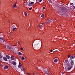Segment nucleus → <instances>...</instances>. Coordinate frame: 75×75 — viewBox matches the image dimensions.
<instances>
[{
	"label": "nucleus",
	"instance_id": "f257e3e1",
	"mask_svg": "<svg viewBox=\"0 0 75 75\" xmlns=\"http://www.w3.org/2000/svg\"><path fill=\"white\" fill-rule=\"evenodd\" d=\"M34 2H31V3H29L28 4V6H31L32 5H33L34 4Z\"/></svg>",
	"mask_w": 75,
	"mask_h": 75
},
{
	"label": "nucleus",
	"instance_id": "f03ea898",
	"mask_svg": "<svg viewBox=\"0 0 75 75\" xmlns=\"http://www.w3.org/2000/svg\"><path fill=\"white\" fill-rule=\"evenodd\" d=\"M70 64L71 66H73L74 64V61L73 60H71L70 62Z\"/></svg>",
	"mask_w": 75,
	"mask_h": 75
},
{
	"label": "nucleus",
	"instance_id": "7ed1b4c3",
	"mask_svg": "<svg viewBox=\"0 0 75 75\" xmlns=\"http://www.w3.org/2000/svg\"><path fill=\"white\" fill-rule=\"evenodd\" d=\"M71 68H72V66H70L67 68L68 71H69V70H71Z\"/></svg>",
	"mask_w": 75,
	"mask_h": 75
},
{
	"label": "nucleus",
	"instance_id": "20e7f679",
	"mask_svg": "<svg viewBox=\"0 0 75 75\" xmlns=\"http://www.w3.org/2000/svg\"><path fill=\"white\" fill-rule=\"evenodd\" d=\"M14 27H15V26H14V25H13L12 27V28H13V31H15V30L16 29V28H14Z\"/></svg>",
	"mask_w": 75,
	"mask_h": 75
},
{
	"label": "nucleus",
	"instance_id": "39448f33",
	"mask_svg": "<svg viewBox=\"0 0 75 75\" xmlns=\"http://www.w3.org/2000/svg\"><path fill=\"white\" fill-rule=\"evenodd\" d=\"M15 58V57H14V56H12L11 57V59H12V60H13V59H14Z\"/></svg>",
	"mask_w": 75,
	"mask_h": 75
},
{
	"label": "nucleus",
	"instance_id": "423d86ee",
	"mask_svg": "<svg viewBox=\"0 0 75 75\" xmlns=\"http://www.w3.org/2000/svg\"><path fill=\"white\" fill-rule=\"evenodd\" d=\"M3 59L4 60V61H7V59L6 57H3Z\"/></svg>",
	"mask_w": 75,
	"mask_h": 75
},
{
	"label": "nucleus",
	"instance_id": "0eeeda50",
	"mask_svg": "<svg viewBox=\"0 0 75 75\" xmlns=\"http://www.w3.org/2000/svg\"><path fill=\"white\" fill-rule=\"evenodd\" d=\"M8 68V66H6L4 67V69H7V68Z\"/></svg>",
	"mask_w": 75,
	"mask_h": 75
},
{
	"label": "nucleus",
	"instance_id": "6e6552de",
	"mask_svg": "<svg viewBox=\"0 0 75 75\" xmlns=\"http://www.w3.org/2000/svg\"><path fill=\"white\" fill-rule=\"evenodd\" d=\"M12 64L13 65H15H15H16V62H12Z\"/></svg>",
	"mask_w": 75,
	"mask_h": 75
},
{
	"label": "nucleus",
	"instance_id": "1a4fd4ad",
	"mask_svg": "<svg viewBox=\"0 0 75 75\" xmlns=\"http://www.w3.org/2000/svg\"><path fill=\"white\" fill-rule=\"evenodd\" d=\"M54 62L55 63H57V62H58V59H56L54 60Z\"/></svg>",
	"mask_w": 75,
	"mask_h": 75
},
{
	"label": "nucleus",
	"instance_id": "9d476101",
	"mask_svg": "<svg viewBox=\"0 0 75 75\" xmlns=\"http://www.w3.org/2000/svg\"><path fill=\"white\" fill-rule=\"evenodd\" d=\"M21 69L22 70V71H24L25 69L23 67L21 68Z\"/></svg>",
	"mask_w": 75,
	"mask_h": 75
},
{
	"label": "nucleus",
	"instance_id": "9b49d317",
	"mask_svg": "<svg viewBox=\"0 0 75 75\" xmlns=\"http://www.w3.org/2000/svg\"><path fill=\"white\" fill-rule=\"evenodd\" d=\"M21 63H19V64L18 65V68H20L21 67Z\"/></svg>",
	"mask_w": 75,
	"mask_h": 75
},
{
	"label": "nucleus",
	"instance_id": "f8f14e48",
	"mask_svg": "<svg viewBox=\"0 0 75 75\" xmlns=\"http://www.w3.org/2000/svg\"><path fill=\"white\" fill-rule=\"evenodd\" d=\"M7 49H8V50H9V51H10V50H12V48H11V47H7Z\"/></svg>",
	"mask_w": 75,
	"mask_h": 75
},
{
	"label": "nucleus",
	"instance_id": "ddd939ff",
	"mask_svg": "<svg viewBox=\"0 0 75 75\" xmlns=\"http://www.w3.org/2000/svg\"><path fill=\"white\" fill-rule=\"evenodd\" d=\"M0 40H3V41H4V38H3L0 37Z\"/></svg>",
	"mask_w": 75,
	"mask_h": 75
},
{
	"label": "nucleus",
	"instance_id": "4468645a",
	"mask_svg": "<svg viewBox=\"0 0 75 75\" xmlns=\"http://www.w3.org/2000/svg\"><path fill=\"white\" fill-rule=\"evenodd\" d=\"M6 57L7 59H10V56L8 55H6Z\"/></svg>",
	"mask_w": 75,
	"mask_h": 75
},
{
	"label": "nucleus",
	"instance_id": "2eb2a0df",
	"mask_svg": "<svg viewBox=\"0 0 75 75\" xmlns=\"http://www.w3.org/2000/svg\"><path fill=\"white\" fill-rule=\"evenodd\" d=\"M24 15L26 16V17H27V13H26V12H25L24 13Z\"/></svg>",
	"mask_w": 75,
	"mask_h": 75
},
{
	"label": "nucleus",
	"instance_id": "dca6fc26",
	"mask_svg": "<svg viewBox=\"0 0 75 75\" xmlns=\"http://www.w3.org/2000/svg\"><path fill=\"white\" fill-rule=\"evenodd\" d=\"M21 58L22 59V61H24V60L25 59V58H24V57L23 56H22L21 57Z\"/></svg>",
	"mask_w": 75,
	"mask_h": 75
},
{
	"label": "nucleus",
	"instance_id": "f3484780",
	"mask_svg": "<svg viewBox=\"0 0 75 75\" xmlns=\"http://www.w3.org/2000/svg\"><path fill=\"white\" fill-rule=\"evenodd\" d=\"M70 58H71V59H73L75 58V56H71V57Z\"/></svg>",
	"mask_w": 75,
	"mask_h": 75
},
{
	"label": "nucleus",
	"instance_id": "a211bd4d",
	"mask_svg": "<svg viewBox=\"0 0 75 75\" xmlns=\"http://www.w3.org/2000/svg\"><path fill=\"white\" fill-rule=\"evenodd\" d=\"M18 54L19 55H23V54H22L21 52H18Z\"/></svg>",
	"mask_w": 75,
	"mask_h": 75
},
{
	"label": "nucleus",
	"instance_id": "6ab92c4d",
	"mask_svg": "<svg viewBox=\"0 0 75 75\" xmlns=\"http://www.w3.org/2000/svg\"><path fill=\"white\" fill-rule=\"evenodd\" d=\"M41 17L44 18V14H42L41 16Z\"/></svg>",
	"mask_w": 75,
	"mask_h": 75
},
{
	"label": "nucleus",
	"instance_id": "aec40b11",
	"mask_svg": "<svg viewBox=\"0 0 75 75\" xmlns=\"http://www.w3.org/2000/svg\"><path fill=\"white\" fill-rule=\"evenodd\" d=\"M39 27H40V28H41L42 27H43V26H42V25H39Z\"/></svg>",
	"mask_w": 75,
	"mask_h": 75
},
{
	"label": "nucleus",
	"instance_id": "412c9836",
	"mask_svg": "<svg viewBox=\"0 0 75 75\" xmlns=\"http://www.w3.org/2000/svg\"><path fill=\"white\" fill-rule=\"evenodd\" d=\"M13 6H14V7H17V5H16V4H14L13 5Z\"/></svg>",
	"mask_w": 75,
	"mask_h": 75
},
{
	"label": "nucleus",
	"instance_id": "4be33fe9",
	"mask_svg": "<svg viewBox=\"0 0 75 75\" xmlns=\"http://www.w3.org/2000/svg\"><path fill=\"white\" fill-rule=\"evenodd\" d=\"M20 50H22V51H23V48H22V47H21L20 48Z\"/></svg>",
	"mask_w": 75,
	"mask_h": 75
},
{
	"label": "nucleus",
	"instance_id": "5701e85b",
	"mask_svg": "<svg viewBox=\"0 0 75 75\" xmlns=\"http://www.w3.org/2000/svg\"><path fill=\"white\" fill-rule=\"evenodd\" d=\"M65 61V62H68V59H67Z\"/></svg>",
	"mask_w": 75,
	"mask_h": 75
},
{
	"label": "nucleus",
	"instance_id": "b1692460",
	"mask_svg": "<svg viewBox=\"0 0 75 75\" xmlns=\"http://www.w3.org/2000/svg\"><path fill=\"white\" fill-rule=\"evenodd\" d=\"M2 57V56H1V54H0V59H1V58Z\"/></svg>",
	"mask_w": 75,
	"mask_h": 75
},
{
	"label": "nucleus",
	"instance_id": "393cba45",
	"mask_svg": "<svg viewBox=\"0 0 75 75\" xmlns=\"http://www.w3.org/2000/svg\"><path fill=\"white\" fill-rule=\"evenodd\" d=\"M70 65V64H69V62H68L67 64V65Z\"/></svg>",
	"mask_w": 75,
	"mask_h": 75
},
{
	"label": "nucleus",
	"instance_id": "a878e982",
	"mask_svg": "<svg viewBox=\"0 0 75 75\" xmlns=\"http://www.w3.org/2000/svg\"><path fill=\"white\" fill-rule=\"evenodd\" d=\"M18 44H20V41H18Z\"/></svg>",
	"mask_w": 75,
	"mask_h": 75
},
{
	"label": "nucleus",
	"instance_id": "bb28decb",
	"mask_svg": "<svg viewBox=\"0 0 75 75\" xmlns=\"http://www.w3.org/2000/svg\"><path fill=\"white\" fill-rule=\"evenodd\" d=\"M32 9V7H31L29 8V9L30 10H31Z\"/></svg>",
	"mask_w": 75,
	"mask_h": 75
},
{
	"label": "nucleus",
	"instance_id": "cd10ccee",
	"mask_svg": "<svg viewBox=\"0 0 75 75\" xmlns=\"http://www.w3.org/2000/svg\"><path fill=\"white\" fill-rule=\"evenodd\" d=\"M70 57H71V56L70 55H68V58H69Z\"/></svg>",
	"mask_w": 75,
	"mask_h": 75
},
{
	"label": "nucleus",
	"instance_id": "c85d7f7f",
	"mask_svg": "<svg viewBox=\"0 0 75 75\" xmlns=\"http://www.w3.org/2000/svg\"><path fill=\"white\" fill-rule=\"evenodd\" d=\"M42 0H39V2H41V1H42Z\"/></svg>",
	"mask_w": 75,
	"mask_h": 75
},
{
	"label": "nucleus",
	"instance_id": "c756f323",
	"mask_svg": "<svg viewBox=\"0 0 75 75\" xmlns=\"http://www.w3.org/2000/svg\"><path fill=\"white\" fill-rule=\"evenodd\" d=\"M35 73H33V75H35Z\"/></svg>",
	"mask_w": 75,
	"mask_h": 75
},
{
	"label": "nucleus",
	"instance_id": "7c9ffc66",
	"mask_svg": "<svg viewBox=\"0 0 75 75\" xmlns=\"http://www.w3.org/2000/svg\"><path fill=\"white\" fill-rule=\"evenodd\" d=\"M53 51V50H50V52H52Z\"/></svg>",
	"mask_w": 75,
	"mask_h": 75
},
{
	"label": "nucleus",
	"instance_id": "2f4dec72",
	"mask_svg": "<svg viewBox=\"0 0 75 75\" xmlns=\"http://www.w3.org/2000/svg\"><path fill=\"white\" fill-rule=\"evenodd\" d=\"M27 74H28V75H30V74L28 73Z\"/></svg>",
	"mask_w": 75,
	"mask_h": 75
},
{
	"label": "nucleus",
	"instance_id": "473e14b6",
	"mask_svg": "<svg viewBox=\"0 0 75 75\" xmlns=\"http://www.w3.org/2000/svg\"><path fill=\"white\" fill-rule=\"evenodd\" d=\"M16 45H17V44L16 43V45H14V47H16V46H17Z\"/></svg>",
	"mask_w": 75,
	"mask_h": 75
},
{
	"label": "nucleus",
	"instance_id": "72a5a7b5",
	"mask_svg": "<svg viewBox=\"0 0 75 75\" xmlns=\"http://www.w3.org/2000/svg\"><path fill=\"white\" fill-rule=\"evenodd\" d=\"M49 2H51V1L50 0H49Z\"/></svg>",
	"mask_w": 75,
	"mask_h": 75
},
{
	"label": "nucleus",
	"instance_id": "f704fd0d",
	"mask_svg": "<svg viewBox=\"0 0 75 75\" xmlns=\"http://www.w3.org/2000/svg\"><path fill=\"white\" fill-rule=\"evenodd\" d=\"M43 10H44V9H45V7H43Z\"/></svg>",
	"mask_w": 75,
	"mask_h": 75
},
{
	"label": "nucleus",
	"instance_id": "c9c22d12",
	"mask_svg": "<svg viewBox=\"0 0 75 75\" xmlns=\"http://www.w3.org/2000/svg\"><path fill=\"white\" fill-rule=\"evenodd\" d=\"M8 22L9 23H10V21H8Z\"/></svg>",
	"mask_w": 75,
	"mask_h": 75
}]
</instances>
